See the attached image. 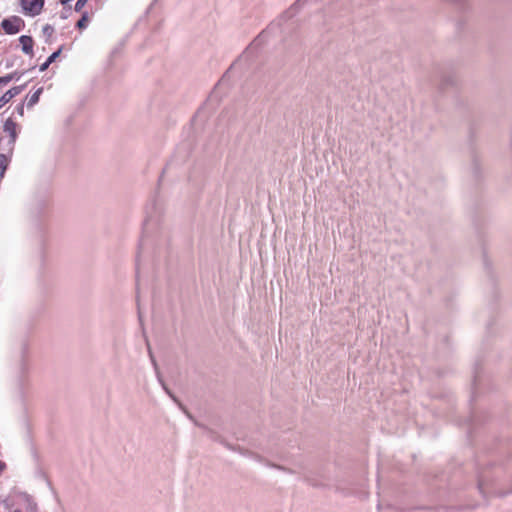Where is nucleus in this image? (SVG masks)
<instances>
[{
  "instance_id": "obj_1",
  "label": "nucleus",
  "mask_w": 512,
  "mask_h": 512,
  "mask_svg": "<svg viewBox=\"0 0 512 512\" xmlns=\"http://www.w3.org/2000/svg\"><path fill=\"white\" fill-rule=\"evenodd\" d=\"M485 280L487 287L492 291L495 287L497 276L491 260L482 254V281Z\"/></svg>"
},
{
  "instance_id": "obj_2",
  "label": "nucleus",
  "mask_w": 512,
  "mask_h": 512,
  "mask_svg": "<svg viewBox=\"0 0 512 512\" xmlns=\"http://www.w3.org/2000/svg\"><path fill=\"white\" fill-rule=\"evenodd\" d=\"M1 27L6 34H16L24 27V21L18 16H12L3 19Z\"/></svg>"
},
{
  "instance_id": "obj_3",
  "label": "nucleus",
  "mask_w": 512,
  "mask_h": 512,
  "mask_svg": "<svg viewBox=\"0 0 512 512\" xmlns=\"http://www.w3.org/2000/svg\"><path fill=\"white\" fill-rule=\"evenodd\" d=\"M23 11L31 16H37L41 13L44 0H20Z\"/></svg>"
},
{
  "instance_id": "obj_4",
  "label": "nucleus",
  "mask_w": 512,
  "mask_h": 512,
  "mask_svg": "<svg viewBox=\"0 0 512 512\" xmlns=\"http://www.w3.org/2000/svg\"><path fill=\"white\" fill-rule=\"evenodd\" d=\"M25 85L22 86H16L11 89H9L7 92H5L0 97V109L4 107L12 98H14L16 95L20 94L22 90L24 89Z\"/></svg>"
},
{
  "instance_id": "obj_5",
  "label": "nucleus",
  "mask_w": 512,
  "mask_h": 512,
  "mask_svg": "<svg viewBox=\"0 0 512 512\" xmlns=\"http://www.w3.org/2000/svg\"><path fill=\"white\" fill-rule=\"evenodd\" d=\"M4 132L10 136L9 144L14 145L17 138V125L12 119H7L4 123Z\"/></svg>"
},
{
  "instance_id": "obj_6",
  "label": "nucleus",
  "mask_w": 512,
  "mask_h": 512,
  "mask_svg": "<svg viewBox=\"0 0 512 512\" xmlns=\"http://www.w3.org/2000/svg\"><path fill=\"white\" fill-rule=\"evenodd\" d=\"M19 41L22 46V51L25 54L32 56L33 55V44H34L32 37L27 36V35H22L19 38Z\"/></svg>"
},
{
  "instance_id": "obj_7",
  "label": "nucleus",
  "mask_w": 512,
  "mask_h": 512,
  "mask_svg": "<svg viewBox=\"0 0 512 512\" xmlns=\"http://www.w3.org/2000/svg\"><path fill=\"white\" fill-rule=\"evenodd\" d=\"M151 363L154 367V370H155V374H156V377L159 381V383L161 384V386L163 387V389L165 390V392L174 400L176 401V398L175 396L172 394V392L169 390V388L166 386L163 378H162V375L160 373V370H159V367H158V364H157V361L155 358H152L151 360Z\"/></svg>"
},
{
  "instance_id": "obj_8",
  "label": "nucleus",
  "mask_w": 512,
  "mask_h": 512,
  "mask_svg": "<svg viewBox=\"0 0 512 512\" xmlns=\"http://www.w3.org/2000/svg\"><path fill=\"white\" fill-rule=\"evenodd\" d=\"M22 504L25 507L26 512H37V504L28 494L21 495Z\"/></svg>"
},
{
  "instance_id": "obj_9",
  "label": "nucleus",
  "mask_w": 512,
  "mask_h": 512,
  "mask_svg": "<svg viewBox=\"0 0 512 512\" xmlns=\"http://www.w3.org/2000/svg\"><path fill=\"white\" fill-rule=\"evenodd\" d=\"M42 92H43V87H40L30 96V98L28 99V102H27V107L28 108H31L35 104L38 103L39 97L42 94Z\"/></svg>"
},
{
  "instance_id": "obj_10",
  "label": "nucleus",
  "mask_w": 512,
  "mask_h": 512,
  "mask_svg": "<svg viewBox=\"0 0 512 512\" xmlns=\"http://www.w3.org/2000/svg\"><path fill=\"white\" fill-rule=\"evenodd\" d=\"M89 23V17L87 12L82 14V17L77 21L76 27L80 30L85 29Z\"/></svg>"
},
{
  "instance_id": "obj_11",
  "label": "nucleus",
  "mask_w": 512,
  "mask_h": 512,
  "mask_svg": "<svg viewBox=\"0 0 512 512\" xmlns=\"http://www.w3.org/2000/svg\"><path fill=\"white\" fill-rule=\"evenodd\" d=\"M8 165V158L4 154H0V179L4 176Z\"/></svg>"
},
{
  "instance_id": "obj_12",
  "label": "nucleus",
  "mask_w": 512,
  "mask_h": 512,
  "mask_svg": "<svg viewBox=\"0 0 512 512\" xmlns=\"http://www.w3.org/2000/svg\"><path fill=\"white\" fill-rule=\"evenodd\" d=\"M20 76L15 72L8 74L4 77H0V84H8L10 81L16 79L19 80Z\"/></svg>"
},
{
  "instance_id": "obj_13",
  "label": "nucleus",
  "mask_w": 512,
  "mask_h": 512,
  "mask_svg": "<svg viewBox=\"0 0 512 512\" xmlns=\"http://www.w3.org/2000/svg\"><path fill=\"white\" fill-rule=\"evenodd\" d=\"M42 32L46 37H51L54 33V27L50 24H46L43 26Z\"/></svg>"
},
{
  "instance_id": "obj_14",
  "label": "nucleus",
  "mask_w": 512,
  "mask_h": 512,
  "mask_svg": "<svg viewBox=\"0 0 512 512\" xmlns=\"http://www.w3.org/2000/svg\"><path fill=\"white\" fill-rule=\"evenodd\" d=\"M61 48H59L57 51L53 52L48 58H47V61L48 63L52 64L60 55L61 53Z\"/></svg>"
},
{
  "instance_id": "obj_15",
  "label": "nucleus",
  "mask_w": 512,
  "mask_h": 512,
  "mask_svg": "<svg viewBox=\"0 0 512 512\" xmlns=\"http://www.w3.org/2000/svg\"><path fill=\"white\" fill-rule=\"evenodd\" d=\"M89 0H77L75 4V11L80 12Z\"/></svg>"
},
{
  "instance_id": "obj_16",
  "label": "nucleus",
  "mask_w": 512,
  "mask_h": 512,
  "mask_svg": "<svg viewBox=\"0 0 512 512\" xmlns=\"http://www.w3.org/2000/svg\"><path fill=\"white\" fill-rule=\"evenodd\" d=\"M271 466L274 467V468H277V469H279L281 471H284V472H288V473H292L293 472L291 469H288V468H286L284 466L275 465V464H273Z\"/></svg>"
},
{
  "instance_id": "obj_17",
  "label": "nucleus",
  "mask_w": 512,
  "mask_h": 512,
  "mask_svg": "<svg viewBox=\"0 0 512 512\" xmlns=\"http://www.w3.org/2000/svg\"><path fill=\"white\" fill-rule=\"evenodd\" d=\"M16 112L20 115V116H23L24 114V105L23 104H20L16 107Z\"/></svg>"
},
{
  "instance_id": "obj_18",
  "label": "nucleus",
  "mask_w": 512,
  "mask_h": 512,
  "mask_svg": "<svg viewBox=\"0 0 512 512\" xmlns=\"http://www.w3.org/2000/svg\"><path fill=\"white\" fill-rule=\"evenodd\" d=\"M50 66V63L46 60L39 68L41 72L45 71Z\"/></svg>"
},
{
  "instance_id": "obj_19",
  "label": "nucleus",
  "mask_w": 512,
  "mask_h": 512,
  "mask_svg": "<svg viewBox=\"0 0 512 512\" xmlns=\"http://www.w3.org/2000/svg\"><path fill=\"white\" fill-rule=\"evenodd\" d=\"M476 141H477L476 140V136L473 133H471V135H470V144H471L472 147H474L476 145Z\"/></svg>"
},
{
  "instance_id": "obj_20",
  "label": "nucleus",
  "mask_w": 512,
  "mask_h": 512,
  "mask_svg": "<svg viewBox=\"0 0 512 512\" xmlns=\"http://www.w3.org/2000/svg\"><path fill=\"white\" fill-rule=\"evenodd\" d=\"M477 389H478V387H477V377L475 376V377H474V381H473V390H474V393H476V392H477Z\"/></svg>"
},
{
  "instance_id": "obj_21",
  "label": "nucleus",
  "mask_w": 512,
  "mask_h": 512,
  "mask_svg": "<svg viewBox=\"0 0 512 512\" xmlns=\"http://www.w3.org/2000/svg\"><path fill=\"white\" fill-rule=\"evenodd\" d=\"M148 354H149L150 360H152V358H155L149 345H148Z\"/></svg>"
},
{
  "instance_id": "obj_22",
  "label": "nucleus",
  "mask_w": 512,
  "mask_h": 512,
  "mask_svg": "<svg viewBox=\"0 0 512 512\" xmlns=\"http://www.w3.org/2000/svg\"><path fill=\"white\" fill-rule=\"evenodd\" d=\"M473 161H474V171H475V173H477V162H476V159H474Z\"/></svg>"
},
{
  "instance_id": "obj_23",
  "label": "nucleus",
  "mask_w": 512,
  "mask_h": 512,
  "mask_svg": "<svg viewBox=\"0 0 512 512\" xmlns=\"http://www.w3.org/2000/svg\"><path fill=\"white\" fill-rule=\"evenodd\" d=\"M306 481L309 482L311 485H315L308 477H306Z\"/></svg>"
},
{
  "instance_id": "obj_24",
  "label": "nucleus",
  "mask_w": 512,
  "mask_h": 512,
  "mask_svg": "<svg viewBox=\"0 0 512 512\" xmlns=\"http://www.w3.org/2000/svg\"><path fill=\"white\" fill-rule=\"evenodd\" d=\"M13 512H22L20 509H16Z\"/></svg>"
}]
</instances>
